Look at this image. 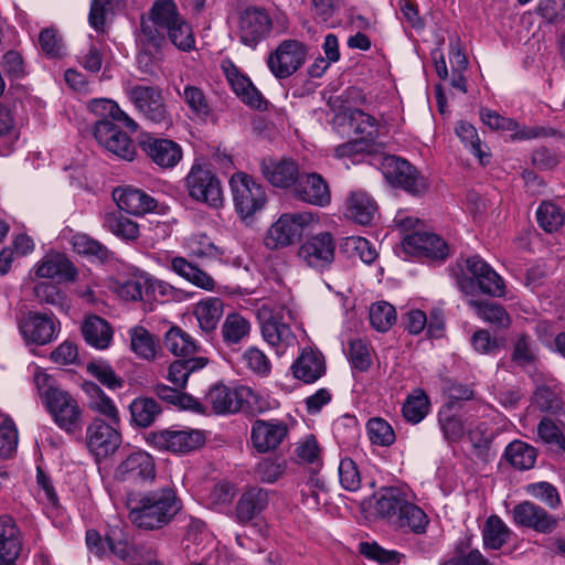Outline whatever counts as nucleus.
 I'll use <instances>...</instances> for the list:
<instances>
[{
  "label": "nucleus",
  "mask_w": 565,
  "mask_h": 565,
  "mask_svg": "<svg viewBox=\"0 0 565 565\" xmlns=\"http://www.w3.org/2000/svg\"><path fill=\"white\" fill-rule=\"evenodd\" d=\"M19 330L26 343L45 345L56 337V326L52 315L28 312L19 321Z\"/></svg>",
  "instance_id": "17"
},
{
  "label": "nucleus",
  "mask_w": 565,
  "mask_h": 565,
  "mask_svg": "<svg viewBox=\"0 0 565 565\" xmlns=\"http://www.w3.org/2000/svg\"><path fill=\"white\" fill-rule=\"evenodd\" d=\"M307 50L297 40H285L268 55L270 71H298L306 62Z\"/></svg>",
  "instance_id": "20"
},
{
  "label": "nucleus",
  "mask_w": 565,
  "mask_h": 565,
  "mask_svg": "<svg viewBox=\"0 0 565 565\" xmlns=\"http://www.w3.org/2000/svg\"><path fill=\"white\" fill-rule=\"evenodd\" d=\"M163 344L169 352L182 359H192L201 351L198 342L180 327H171L166 332Z\"/></svg>",
  "instance_id": "33"
},
{
  "label": "nucleus",
  "mask_w": 565,
  "mask_h": 565,
  "mask_svg": "<svg viewBox=\"0 0 565 565\" xmlns=\"http://www.w3.org/2000/svg\"><path fill=\"white\" fill-rule=\"evenodd\" d=\"M428 396L423 390H415L414 393L407 397L402 409L405 419L413 424L423 420L428 414Z\"/></svg>",
  "instance_id": "53"
},
{
  "label": "nucleus",
  "mask_w": 565,
  "mask_h": 565,
  "mask_svg": "<svg viewBox=\"0 0 565 565\" xmlns=\"http://www.w3.org/2000/svg\"><path fill=\"white\" fill-rule=\"evenodd\" d=\"M228 183L234 209L241 218L252 217L265 207L266 190L252 175L238 171L230 178Z\"/></svg>",
  "instance_id": "4"
},
{
  "label": "nucleus",
  "mask_w": 565,
  "mask_h": 565,
  "mask_svg": "<svg viewBox=\"0 0 565 565\" xmlns=\"http://www.w3.org/2000/svg\"><path fill=\"white\" fill-rule=\"evenodd\" d=\"M341 7L342 0H312V15L319 23L333 28L339 22Z\"/></svg>",
  "instance_id": "59"
},
{
  "label": "nucleus",
  "mask_w": 565,
  "mask_h": 565,
  "mask_svg": "<svg viewBox=\"0 0 565 565\" xmlns=\"http://www.w3.org/2000/svg\"><path fill=\"white\" fill-rule=\"evenodd\" d=\"M181 510V501L171 488L150 491L130 509L129 519L139 529L159 530Z\"/></svg>",
  "instance_id": "1"
},
{
  "label": "nucleus",
  "mask_w": 565,
  "mask_h": 565,
  "mask_svg": "<svg viewBox=\"0 0 565 565\" xmlns=\"http://www.w3.org/2000/svg\"><path fill=\"white\" fill-rule=\"evenodd\" d=\"M50 381L46 374L35 376L39 394L54 423L68 435L81 433L83 411L78 402L67 391L52 386Z\"/></svg>",
  "instance_id": "2"
},
{
  "label": "nucleus",
  "mask_w": 565,
  "mask_h": 565,
  "mask_svg": "<svg viewBox=\"0 0 565 565\" xmlns=\"http://www.w3.org/2000/svg\"><path fill=\"white\" fill-rule=\"evenodd\" d=\"M122 122L113 120H96L94 137L108 152L119 159L132 161L137 154V148L130 136L122 131Z\"/></svg>",
  "instance_id": "9"
},
{
  "label": "nucleus",
  "mask_w": 565,
  "mask_h": 565,
  "mask_svg": "<svg viewBox=\"0 0 565 565\" xmlns=\"http://www.w3.org/2000/svg\"><path fill=\"white\" fill-rule=\"evenodd\" d=\"M170 267L180 277L199 288L207 291H213L215 288V280L212 276L190 263L184 257H173L171 259Z\"/></svg>",
  "instance_id": "38"
},
{
  "label": "nucleus",
  "mask_w": 565,
  "mask_h": 565,
  "mask_svg": "<svg viewBox=\"0 0 565 565\" xmlns=\"http://www.w3.org/2000/svg\"><path fill=\"white\" fill-rule=\"evenodd\" d=\"M504 457L515 469L529 470L536 461L537 451L524 441L514 440L507 446Z\"/></svg>",
  "instance_id": "51"
},
{
  "label": "nucleus",
  "mask_w": 565,
  "mask_h": 565,
  "mask_svg": "<svg viewBox=\"0 0 565 565\" xmlns=\"http://www.w3.org/2000/svg\"><path fill=\"white\" fill-rule=\"evenodd\" d=\"M457 404L448 402L438 412V423L444 437L448 441L460 440L466 431V423L461 416L454 413Z\"/></svg>",
  "instance_id": "39"
},
{
  "label": "nucleus",
  "mask_w": 565,
  "mask_h": 565,
  "mask_svg": "<svg viewBox=\"0 0 565 565\" xmlns=\"http://www.w3.org/2000/svg\"><path fill=\"white\" fill-rule=\"evenodd\" d=\"M81 331L86 344L97 350L107 349L114 338L110 323L97 315L86 316L82 322Z\"/></svg>",
  "instance_id": "26"
},
{
  "label": "nucleus",
  "mask_w": 565,
  "mask_h": 565,
  "mask_svg": "<svg viewBox=\"0 0 565 565\" xmlns=\"http://www.w3.org/2000/svg\"><path fill=\"white\" fill-rule=\"evenodd\" d=\"M184 188L189 196L210 207H221L224 202L222 183L218 177L203 163L195 161L186 177Z\"/></svg>",
  "instance_id": "5"
},
{
  "label": "nucleus",
  "mask_w": 565,
  "mask_h": 565,
  "mask_svg": "<svg viewBox=\"0 0 565 565\" xmlns=\"http://www.w3.org/2000/svg\"><path fill=\"white\" fill-rule=\"evenodd\" d=\"M315 221L312 213H284L271 224L265 236L268 249H278L291 245Z\"/></svg>",
  "instance_id": "7"
},
{
  "label": "nucleus",
  "mask_w": 565,
  "mask_h": 565,
  "mask_svg": "<svg viewBox=\"0 0 565 565\" xmlns=\"http://www.w3.org/2000/svg\"><path fill=\"white\" fill-rule=\"evenodd\" d=\"M366 433L373 445L387 447L395 441L392 426L381 417H373L366 423Z\"/></svg>",
  "instance_id": "58"
},
{
  "label": "nucleus",
  "mask_w": 565,
  "mask_h": 565,
  "mask_svg": "<svg viewBox=\"0 0 565 565\" xmlns=\"http://www.w3.org/2000/svg\"><path fill=\"white\" fill-rule=\"evenodd\" d=\"M540 226L547 233L557 231L565 221L562 209L552 202H543L536 211Z\"/></svg>",
  "instance_id": "57"
},
{
  "label": "nucleus",
  "mask_w": 565,
  "mask_h": 565,
  "mask_svg": "<svg viewBox=\"0 0 565 565\" xmlns=\"http://www.w3.org/2000/svg\"><path fill=\"white\" fill-rule=\"evenodd\" d=\"M257 319L263 339L277 354H284L288 348L297 343V337L289 324L290 311L284 306L263 303L257 310Z\"/></svg>",
  "instance_id": "3"
},
{
  "label": "nucleus",
  "mask_w": 565,
  "mask_h": 565,
  "mask_svg": "<svg viewBox=\"0 0 565 565\" xmlns=\"http://www.w3.org/2000/svg\"><path fill=\"white\" fill-rule=\"evenodd\" d=\"M532 405L542 413L559 414L565 404L557 384L543 383L536 386L532 395Z\"/></svg>",
  "instance_id": "36"
},
{
  "label": "nucleus",
  "mask_w": 565,
  "mask_h": 565,
  "mask_svg": "<svg viewBox=\"0 0 565 565\" xmlns=\"http://www.w3.org/2000/svg\"><path fill=\"white\" fill-rule=\"evenodd\" d=\"M377 213L375 201L364 191H352L347 200V217L361 225H370Z\"/></svg>",
  "instance_id": "30"
},
{
  "label": "nucleus",
  "mask_w": 565,
  "mask_h": 565,
  "mask_svg": "<svg viewBox=\"0 0 565 565\" xmlns=\"http://www.w3.org/2000/svg\"><path fill=\"white\" fill-rule=\"evenodd\" d=\"M131 423L139 428L151 426L162 413L160 404L151 397H137L129 405Z\"/></svg>",
  "instance_id": "41"
},
{
  "label": "nucleus",
  "mask_w": 565,
  "mask_h": 565,
  "mask_svg": "<svg viewBox=\"0 0 565 565\" xmlns=\"http://www.w3.org/2000/svg\"><path fill=\"white\" fill-rule=\"evenodd\" d=\"M403 244L406 249L434 259H444L448 255L446 242L434 233L414 232L404 237Z\"/></svg>",
  "instance_id": "24"
},
{
  "label": "nucleus",
  "mask_w": 565,
  "mask_h": 565,
  "mask_svg": "<svg viewBox=\"0 0 565 565\" xmlns=\"http://www.w3.org/2000/svg\"><path fill=\"white\" fill-rule=\"evenodd\" d=\"M406 494L398 488L390 487L380 491L375 502L376 513L393 523L407 502Z\"/></svg>",
  "instance_id": "34"
},
{
  "label": "nucleus",
  "mask_w": 565,
  "mask_h": 565,
  "mask_svg": "<svg viewBox=\"0 0 565 565\" xmlns=\"http://www.w3.org/2000/svg\"><path fill=\"white\" fill-rule=\"evenodd\" d=\"M130 349L141 359L153 360L159 348L158 341L145 327L137 326L129 330Z\"/></svg>",
  "instance_id": "50"
},
{
  "label": "nucleus",
  "mask_w": 565,
  "mask_h": 565,
  "mask_svg": "<svg viewBox=\"0 0 565 565\" xmlns=\"http://www.w3.org/2000/svg\"><path fill=\"white\" fill-rule=\"evenodd\" d=\"M156 477L154 459L146 451L127 456L116 468L115 479L121 482L141 483Z\"/></svg>",
  "instance_id": "15"
},
{
  "label": "nucleus",
  "mask_w": 565,
  "mask_h": 565,
  "mask_svg": "<svg viewBox=\"0 0 565 565\" xmlns=\"http://www.w3.org/2000/svg\"><path fill=\"white\" fill-rule=\"evenodd\" d=\"M39 44L42 52L51 58H60L65 54V45L57 30L47 28L41 31Z\"/></svg>",
  "instance_id": "63"
},
{
  "label": "nucleus",
  "mask_w": 565,
  "mask_h": 565,
  "mask_svg": "<svg viewBox=\"0 0 565 565\" xmlns=\"http://www.w3.org/2000/svg\"><path fill=\"white\" fill-rule=\"evenodd\" d=\"M382 173L394 188L418 195L426 190V181L414 166L396 156H387L382 160Z\"/></svg>",
  "instance_id": "10"
},
{
  "label": "nucleus",
  "mask_w": 565,
  "mask_h": 565,
  "mask_svg": "<svg viewBox=\"0 0 565 565\" xmlns=\"http://www.w3.org/2000/svg\"><path fill=\"white\" fill-rule=\"evenodd\" d=\"M269 492L258 487L247 488L237 501L235 519L241 524H246L260 514L268 505Z\"/></svg>",
  "instance_id": "23"
},
{
  "label": "nucleus",
  "mask_w": 565,
  "mask_h": 565,
  "mask_svg": "<svg viewBox=\"0 0 565 565\" xmlns=\"http://www.w3.org/2000/svg\"><path fill=\"white\" fill-rule=\"evenodd\" d=\"M35 275L40 278L71 281L75 279L77 270L64 254L54 253L42 258L36 266Z\"/></svg>",
  "instance_id": "27"
},
{
  "label": "nucleus",
  "mask_w": 565,
  "mask_h": 565,
  "mask_svg": "<svg viewBox=\"0 0 565 565\" xmlns=\"http://www.w3.org/2000/svg\"><path fill=\"white\" fill-rule=\"evenodd\" d=\"M223 308V300L217 297H209L195 305L194 316L203 333L211 334L216 330Z\"/></svg>",
  "instance_id": "32"
},
{
  "label": "nucleus",
  "mask_w": 565,
  "mask_h": 565,
  "mask_svg": "<svg viewBox=\"0 0 565 565\" xmlns=\"http://www.w3.org/2000/svg\"><path fill=\"white\" fill-rule=\"evenodd\" d=\"M181 18L173 0H158L151 8L150 19L141 22H148L152 31L157 30L163 36V32H168Z\"/></svg>",
  "instance_id": "35"
},
{
  "label": "nucleus",
  "mask_w": 565,
  "mask_h": 565,
  "mask_svg": "<svg viewBox=\"0 0 565 565\" xmlns=\"http://www.w3.org/2000/svg\"><path fill=\"white\" fill-rule=\"evenodd\" d=\"M338 121L339 125H344L348 121L350 127L354 129V132L360 136V139L365 140L370 146L377 137V124L375 118L360 109L353 110L349 118L345 116H337L335 122Z\"/></svg>",
  "instance_id": "43"
},
{
  "label": "nucleus",
  "mask_w": 565,
  "mask_h": 565,
  "mask_svg": "<svg viewBox=\"0 0 565 565\" xmlns=\"http://www.w3.org/2000/svg\"><path fill=\"white\" fill-rule=\"evenodd\" d=\"M484 273L489 274V264L480 256H471L465 260L461 273L457 276V285L459 289L467 296L476 294V280Z\"/></svg>",
  "instance_id": "40"
},
{
  "label": "nucleus",
  "mask_w": 565,
  "mask_h": 565,
  "mask_svg": "<svg viewBox=\"0 0 565 565\" xmlns=\"http://www.w3.org/2000/svg\"><path fill=\"white\" fill-rule=\"evenodd\" d=\"M428 523L429 520L426 513L419 507L407 500L403 510L392 524L401 530L423 534L426 532Z\"/></svg>",
  "instance_id": "48"
},
{
  "label": "nucleus",
  "mask_w": 565,
  "mask_h": 565,
  "mask_svg": "<svg viewBox=\"0 0 565 565\" xmlns=\"http://www.w3.org/2000/svg\"><path fill=\"white\" fill-rule=\"evenodd\" d=\"M77 61L86 71H100L104 66L105 70L110 68L111 65L104 60L100 47L96 44L88 42L77 54Z\"/></svg>",
  "instance_id": "64"
},
{
  "label": "nucleus",
  "mask_w": 565,
  "mask_h": 565,
  "mask_svg": "<svg viewBox=\"0 0 565 565\" xmlns=\"http://www.w3.org/2000/svg\"><path fill=\"white\" fill-rule=\"evenodd\" d=\"M22 551L21 531L11 516H0V558L18 559Z\"/></svg>",
  "instance_id": "31"
},
{
  "label": "nucleus",
  "mask_w": 565,
  "mask_h": 565,
  "mask_svg": "<svg viewBox=\"0 0 565 565\" xmlns=\"http://www.w3.org/2000/svg\"><path fill=\"white\" fill-rule=\"evenodd\" d=\"M126 92L134 106L148 121L166 127L172 125V116L159 87L129 85Z\"/></svg>",
  "instance_id": "6"
},
{
  "label": "nucleus",
  "mask_w": 565,
  "mask_h": 565,
  "mask_svg": "<svg viewBox=\"0 0 565 565\" xmlns=\"http://www.w3.org/2000/svg\"><path fill=\"white\" fill-rule=\"evenodd\" d=\"M140 148L162 170L173 169L183 158L182 147L177 141L154 135L145 136Z\"/></svg>",
  "instance_id": "14"
},
{
  "label": "nucleus",
  "mask_w": 565,
  "mask_h": 565,
  "mask_svg": "<svg viewBox=\"0 0 565 565\" xmlns=\"http://www.w3.org/2000/svg\"><path fill=\"white\" fill-rule=\"evenodd\" d=\"M117 425L94 418L86 428V445L97 459H105L116 452L121 445V434Z\"/></svg>",
  "instance_id": "12"
},
{
  "label": "nucleus",
  "mask_w": 565,
  "mask_h": 565,
  "mask_svg": "<svg viewBox=\"0 0 565 565\" xmlns=\"http://www.w3.org/2000/svg\"><path fill=\"white\" fill-rule=\"evenodd\" d=\"M207 363L209 359L204 356L177 360L170 364L167 379L177 387L183 388L188 383L190 374L202 370Z\"/></svg>",
  "instance_id": "49"
},
{
  "label": "nucleus",
  "mask_w": 565,
  "mask_h": 565,
  "mask_svg": "<svg viewBox=\"0 0 565 565\" xmlns=\"http://www.w3.org/2000/svg\"><path fill=\"white\" fill-rule=\"evenodd\" d=\"M482 539L486 547L499 550L509 541L510 530L498 515H491L486 521Z\"/></svg>",
  "instance_id": "52"
},
{
  "label": "nucleus",
  "mask_w": 565,
  "mask_h": 565,
  "mask_svg": "<svg viewBox=\"0 0 565 565\" xmlns=\"http://www.w3.org/2000/svg\"><path fill=\"white\" fill-rule=\"evenodd\" d=\"M236 495V489L230 482L217 483L207 497L209 505L218 511L224 512L230 509Z\"/></svg>",
  "instance_id": "62"
},
{
  "label": "nucleus",
  "mask_w": 565,
  "mask_h": 565,
  "mask_svg": "<svg viewBox=\"0 0 565 565\" xmlns=\"http://www.w3.org/2000/svg\"><path fill=\"white\" fill-rule=\"evenodd\" d=\"M468 306L483 321L507 329L511 324V318L503 306L488 300L468 299Z\"/></svg>",
  "instance_id": "45"
},
{
  "label": "nucleus",
  "mask_w": 565,
  "mask_h": 565,
  "mask_svg": "<svg viewBox=\"0 0 565 565\" xmlns=\"http://www.w3.org/2000/svg\"><path fill=\"white\" fill-rule=\"evenodd\" d=\"M295 194L299 200L317 206H327L331 201L328 183L316 172L300 174Z\"/></svg>",
  "instance_id": "22"
},
{
  "label": "nucleus",
  "mask_w": 565,
  "mask_h": 565,
  "mask_svg": "<svg viewBox=\"0 0 565 565\" xmlns=\"http://www.w3.org/2000/svg\"><path fill=\"white\" fill-rule=\"evenodd\" d=\"M114 196L120 210L132 215H143L154 211L157 202L142 190L136 188H125L120 192L115 191Z\"/></svg>",
  "instance_id": "29"
},
{
  "label": "nucleus",
  "mask_w": 565,
  "mask_h": 565,
  "mask_svg": "<svg viewBox=\"0 0 565 565\" xmlns=\"http://www.w3.org/2000/svg\"><path fill=\"white\" fill-rule=\"evenodd\" d=\"M164 38L157 31H152V26L148 22H141V32L139 42L142 44L137 62L141 71H148L159 67V49Z\"/></svg>",
  "instance_id": "28"
},
{
  "label": "nucleus",
  "mask_w": 565,
  "mask_h": 565,
  "mask_svg": "<svg viewBox=\"0 0 565 565\" xmlns=\"http://www.w3.org/2000/svg\"><path fill=\"white\" fill-rule=\"evenodd\" d=\"M369 316L371 326L380 332H386L396 322V310L386 301L373 303Z\"/></svg>",
  "instance_id": "56"
},
{
  "label": "nucleus",
  "mask_w": 565,
  "mask_h": 565,
  "mask_svg": "<svg viewBox=\"0 0 565 565\" xmlns=\"http://www.w3.org/2000/svg\"><path fill=\"white\" fill-rule=\"evenodd\" d=\"M456 135L470 148L471 152L479 158L481 164L489 162V154L482 151L477 129L471 124L459 121L456 126Z\"/></svg>",
  "instance_id": "60"
},
{
  "label": "nucleus",
  "mask_w": 565,
  "mask_h": 565,
  "mask_svg": "<svg viewBox=\"0 0 565 565\" xmlns=\"http://www.w3.org/2000/svg\"><path fill=\"white\" fill-rule=\"evenodd\" d=\"M271 22L269 15L262 9L247 8L239 18L241 41L255 46L269 31Z\"/></svg>",
  "instance_id": "21"
},
{
  "label": "nucleus",
  "mask_w": 565,
  "mask_h": 565,
  "mask_svg": "<svg viewBox=\"0 0 565 565\" xmlns=\"http://www.w3.org/2000/svg\"><path fill=\"white\" fill-rule=\"evenodd\" d=\"M254 398L253 390L248 386L230 387L216 384L210 388L205 403L217 415L234 414L243 409V402Z\"/></svg>",
  "instance_id": "13"
},
{
  "label": "nucleus",
  "mask_w": 565,
  "mask_h": 565,
  "mask_svg": "<svg viewBox=\"0 0 565 565\" xmlns=\"http://www.w3.org/2000/svg\"><path fill=\"white\" fill-rule=\"evenodd\" d=\"M17 139L18 130L12 111L9 107L0 104V142H3L4 146L0 153L7 156Z\"/></svg>",
  "instance_id": "61"
},
{
  "label": "nucleus",
  "mask_w": 565,
  "mask_h": 565,
  "mask_svg": "<svg viewBox=\"0 0 565 565\" xmlns=\"http://www.w3.org/2000/svg\"><path fill=\"white\" fill-rule=\"evenodd\" d=\"M262 175L276 188L296 186L300 172L298 164L292 159L276 160L271 157L263 158L259 163Z\"/></svg>",
  "instance_id": "19"
},
{
  "label": "nucleus",
  "mask_w": 565,
  "mask_h": 565,
  "mask_svg": "<svg viewBox=\"0 0 565 565\" xmlns=\"http://www.w3.org/2000/svg\"><path fill=\"white\" fill-rule=\"evenodd\" d=\"M250 322L238 312L227 315L221 327L223 342L227 347L239 344L250 333Z\"/></svg>",
  "instance_id": "46"
},
{
  "label": "nucleus",
  "mask_w": 565,
  "mask_h": 565,
  "mask_svg": "<svg viewBox=\"0 0 565 565\" xmlns=\"http://www.w3.org/2000/svg\"><path fill=\"white\" fill-rule=\"evenodd\" d=\"M288 436V426L280 419H256L250 429L253 447L260 454L277 449Z\"/></svg>",
  "instance_id": "16"
},
{
  "label": "nucleus",
  "mask_w": 565,
  "mask_h": 565,
  "mask_svg": "<svg viewBox=\"0 0 565 565\" xmlns=\"http://www.w3.org/2000/svg\"><path fill=\"white\" fill-rule=\"evenodd\" d=\"M512 513L518 525L532 529L539 533H552L558 525V520L555 516L531 501L516 504Z\"/></svg>",
  "instance_id": "18"
},
{
  "label": "nucleus",
  "mask_w": 565,
  "mask_h": 565,
  "mask_svg": "<svg viewBox=\"0 0 565 565\" xmlns=\"http://www.w3.org/2000/svg\"><path fill=\"white\" fill-rule=\"evenodd\" d=\"M154 393L160 399L181 409L196 411L200 406V403L191 395L181 392L177 387H170L166 384H157L154 386Z\"/></svg>",
  "instance_id": "54"
},
{
  "label": "nucleus",
  "mask_w": 565,
  "mask_h": 565,
  "mask_svg": "<svg viewBox=\"0 0 565 565\" xmlns=\"http://www.w3.org/2000/svg\"><path fill=\"white\" fill-rule=\"evenodd\" d=\"M359 552L366 558L375 561L381 565H398L404 558L402 553L393 550H385L376 542L360 543Z\"/></svg>",
  "instance_id": "55"
},
{
  "label": "nucleus",
  "mask_w": 565,
  "mask_h": 565,
  "mask_svg": "<svg viewBox=\"0 0 565 565\" xmlns=\"http://www.w3.org/2000/svg\"><path fill=\"white\" fill-rule=\"evenodd\" d=\"M104 226L111 234L126 242H134L139 237V225L120 211L106 213L104 215Z\"/></svg>",
  "instance_id": "47"
},
{
  "label": "nucleus",
  "mask_w": 565,
  "mask_h": 565,
  "mask_svg": "<svg viewBox=\"0 0 565 565\" xmlns=\"http://www.w3.org/2000/svg\"><path fill=\"white\" fill-rule=\"evenodd\" d=\"M233 92L253 108L262 109L265 102L245 73H224Z\"/></svg>",
  "instance_id": "42"
},
{
  "label": "nucleus",
  "mask_w": 565,
  "mask_h": 565,
  "mask_svg": "<svg viewBox=\"0 0 565 565\" xmlns=\"http://www.w3.org/2000/svg\"><path fill=\"white\" fill-rule=\"evenodd\" d=\"M88 109L99 117L98 120H113L122 122L124 127L131 132H136L139 128L138 124L129 117L119 106L110 99L98 98L89 103Z\"/></svg>",
  "instance_id": "37"
},
{
  "label": "nucleus",
  "mask_w": 565,
  "mask_h": 565,
  "mask_svg": "<svg viewBox=\"0 0 565 565\" xmlns=\"http://www.w3.org/2000/svg\"><path fill=\"white\" fill-rule=\"evenodd\" d=\"M335 242L331 233L321 232L308 237L298 249L299 259L308 267L323 271L334 260Z\"/></svg>",
  "instance_id": "11"
},
{
  "label": "nucleus",
  "mask_w": 565,
  "mask_h": 565,
  "mask_svg": "<svg viewBox=\"0 0 565 565\" xmlns=\"http://www.w3.org/2000/svg\"><path fill=\"white\" fill-rule=\"evenodd\" d=\"M537 440L551 451L562 455L565 452V434L561 425L551 417H543L536 428Z\"/></svg>",
  "instance_id": "44"
},
{
  "label": "nucleus",
  "mask_w": 565,
  "mask_h": 565,
  "mask_svg": "<svg viewBox=\"0 0 565 565\" xmlns=\"http://www.w3.org/2000/svg\"><path fill=\"white\" fill-rule=\"evenodd\" d=\"M147 441L159 450L173 454H188L199 449L205 443L203 431L198 429L167 428L150 431Z\"/></svg>",
  "instance_id": "8"
},
{
  "label": "nucleus",
  "mask_w": 565,
  "mask_h": 565,
  "mask_svg": "<svg viewBox=\"0 0 565 565\" xmlns=\"http://www.w3.org/2000/svg\"><path fill=\"white\" fill-rule=\"evenodd\" d=\"M294 376L306 384L318 381L326 372L324 358L312 349H303L291 365Z\"/></svg>",
  "instance_id": "25"
}]
</instances>
